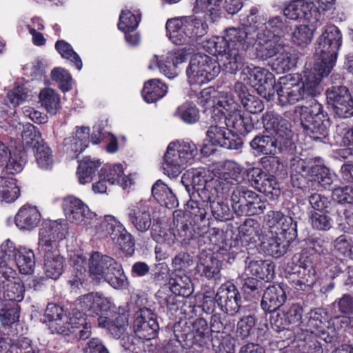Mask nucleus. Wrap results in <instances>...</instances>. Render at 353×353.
I'll list each match as a JSON object with an SVG mask.
<instances>
[{
	"label": "nucleus",
	"instance_id": "obj_54",
	"mask_svg": "<svg viewBox=\"0 0 353 353\" xmlns=\"http://www.w3.org/2000/svg\"><path fill=\"white\" fill-rule=\"evenodd\" d=\"M202 174V172L197 169L187 170L183 174L181 181L185 186L189 194L191 193L190 186H192V191L202 189L203 188L201 187L203 185L205 187L206 183H208L209 180L206 179Z\"/></svg>",
	"mask_w": 353,
	"mask_h": 353
},
{
	"label": "nucleus",
	"instance_id": "obj_13",
	"mask_svg": "<svg viewBox=\"0 0 353 353\" xmlns=\"http://www.w3.org/2000/svg\"><path fill=\"white\" fill-rule=\"evenodd\" d=\"M250 147L256 156L266 154H281L283 158L294 155V150H289L283 146L280 139L274 137L266 132L258 133L250 141Z\"/></svg>",
	"mask_w": 353,
	"mask_h": 353
},
{
	"label": "nucleus",
	"instance_id": "obj_63",
	"mask_svg": "<svg viewBox=\"0 0 353 353\" xmlns=\"http://www.w3.org/2000/svg\"><path fill=\"white\" fill-rule=\"evenodd\" d=\"M196 299L205 314H213L216 305H218L216 293L214 290H204L196 295Z\"/></svg>",
	"mask_w": 353,
	"mask_h": 353
},
{
	"label": "nucleus",
	"instance_id": "obj_51",
	"mask_svg": "<svg viewBox=\"0 0 353 353\" xmlns=\"http://www.w3.org/2000/svg\"><path fill=\"white\" fill-rule=\"evenodd\" d=\"M234 185H235L232 181L228 180L226 176L223 177L222 174L219 172V175L212 177L202 189H207L210 193L215 194V196L218 197V194L228 193Z\"/></svg>",
	"mask_w": 353,
	"mask_h": 353
},
{
	"label": "nucleus",
	"instance_id": "obj_26",
	"mask_svg": "<svg viewBox=\"0 0 353 353\" xmlns=\"http://www.w3.org/2000/svg\"><path fill=\"white\" fill-rule=\"evenodd\" d=\"M246 271L259 280L270 281L274 276V264L269 260L252 259L248 256L245 260Z\"/></svg>",
	"mask_w": 353,
	"mask_h": 353
},
{
	"label": "nucleus",
	"instance_id": "obj_17",
	"mask_svg": "<svg viewBox=\"0 0 353 353\" xmlns=\"http://www.w3.org/2000/svg\"><path fill=\"white\" fill-rule=\"evenodd\" d=\"M325 94L327 104L339 117L353 116V97L346 86L333 85L327 89Z\"/></svg>",
	"mask_w": 353,
	"mask_h": 353
},
{
	"label": "nucleus",
	"instance_id": "obj_30",
	"mask_svg": "<svg viewBox=\"0 0 353 353\" xmlns=\"http://www.w3.org/2000/svg\"><path fill=\"white\" fill-rule=\"evenodd\" d=\"M128 217L139 232H145L152 227L151 214L145 205L137 204L131 206L128 209Z\"/></svg>",
	"mask_w": 353,
	"mask_h": 353
},
{
	"label": "nucleus",
	"instance_id": "obj_59",
	"mask_svg": "<svg viewBox=\"0 0 353 353\" xmlns=\"http://www.w3.org/2000/svg\"><path fill=\"white\" fill-rule=\"evenodd\" d=\"M39 100L47 112L55 114L60 108L59 96L51 88H45L39 94Z\"/></svg>",
	"mask_w": 353,
	"mask_h": 353
},
{
	"label": "nucleus",
	"instance_id": "obj_60",
	"mask_svg": "<svg viewBox=\"0 0 353 353\" xmlns=\"http://www.w3.org/2000/svg\"><path fill=\"white\" fill-rule=\"evenodd\" d=\"M314 29L307 25H299L292 33L291 39L293 43L301 48H305L312 41Z\"/></svg>",
	"mask_w": 353,
	"mask_h": 353
},
{
	"label": "nucleus",
	"instance_id": "obj_36",
	"mask_svg": "<svg viewBox=\"0 0 353 353\" xmlns=\"http://www.w3.org/2000/svg\"><path fill=\"white\" fill-rule=\"evenodd\" d=\"M102 279L115 289L123 288L128 284V279L121 264L114 259L111 262V265L104 272Z\"/></svg>",
	"mask_w": 353,
	"mask_h": 353
},
{
	"label": "nucleus",
	"instance_id": "obj_38",
	"mask_svg": "<svg viewBox=\"0 0 353 353\" xmlns=\"http://www.w3.org/2000/svg\"><path fill=\"white\" fill-rule=\"evenodd\" d=\"M239 236L242 242L246 243H256L261 232L260 223L252 218L246 219L239 228Z\"/></svg>",
	"mask_w": 353,
	"mask_h": 353
},
{
	"label": "nucleus",
	"instance_id": "obj_40",
	"mask_svg": "<svg viewBox=\"0 0 353 353\" xmlns=\"http://www.w3.org/2000/svg\"><path fill=\"white\" fill-rule=\"evenodd\" d=\"M124 226L112 215H105L96 225V232L103 238L110 237L115 241V236L123 230Z\"/></svg>",
	"mask_w": 353,
	"mask_h": 353
},
{
	"label": "nucleus",
	"instance_id": "obj_42",
	"mask_svg": "<svg viewBox=\"0 0 353 353\" xmlns=\"http://www.w3.org/2000/svg\"><path fill=\"white\" fill-rule=\"evenodd\" d=\"M174 115L183 123L192 125L199 121L200 110L193 101H186L177 107Z\"/></svg>",
	"mask_w": 353,
	"mask_h": 353
},
{
	"label": "nucleus",
	"instance_id": "obj_16",
	"mask_svg": "<svg viewBox=\"0 0 353 353\" xmlns=\"http://www.w3.org/2000/svg\"><path fill=\"white\" fill-rule=\"evenodd\" d=\"M290 172L314 176L317 181L325 189L329 188L333 183V174L325 165L314 164L310 159H303L294 157L290 159Z\"/></svg>",
	"mask_w": 353,
	"mask_h": 353
},
{
	"label": "nucleus",
	"instance_id": "obj_48",
	"mask_svg": "<svg viewBox=\"0 0 353 353\" xmlns=\"http://www.w3.org/2000/svg\"><path fill=\"white\" fill-rule=\"evenodd\" d=\"M252 196H255V192L245 186H238L233 190L231 196L232 207L238 216L243 207L252 199Z\"/></svg>",
	"mask_w": 353,
	"mask_h": 353
},
{
	"label": "nucleus",
	"instance_id": "obj_14",
	"mask_svg": "<svg viewBox=\"0 0 353 353\" xmlns=\"http://www.w3.org/2000/svg\"><path fill=\"white\" fill-rule=\"evenodd\" d=\"M250 16V10L239 16V23L241 28L231 27L225 30L226 38L229 40L232 49L245 51L254 46L256 39V28L252 24H245L243 19Z\"/></svg>",
	"mask_w": 353,
	"mask_h": 353
},
{
	"label": "nucleus",
	"instance_id": "obj_18",
	"mask_svg": "<svg viewBox=\"0 0 353 353\" xmlns=\"http://www.w3.org/2000/svg\"><path fill=\"white\" fill-rule=\"evenodd\" d=\"M133 329L135 334L142 340L154 339L159 330L157 314L147 307H139L134 314Z\"/></svg>",
	"mask_w": 353,
	"mask_h": 353
},
{
	"label": "nucleus",
	"instance_id": "obj_34",
	"mask_svg": "<svg viewBox=\"0 0 353 353\" xmlns=\"http://www.w3.org/2000/svg\"><path fill=\"white\" fill-rule=\"evenodd\" d=\"M168 92L167 85L159 79H152L143 85L141 95L148 103H154L161 99Z\"/></svg>",
	"mask_w": 353,
	"mask_h": 353
},
{
	"label": "nucleus",
	"instance_id": "obj_11",
	"mask_svg": "<svg viewBox=\"0 0 353 353\" xmlns=\"http://www.w3.org/2000/svg\"><path fill=\"white\" fill-rule=\"evenodd\" d=\"M322 256L315 252L303 248L299 259L297 270L292 274H297L299 279L294 281V288L299 290L310 289L316 280V265L321 261Z\"/></svg>",
	"mask_w": 353,
	"mask_h": 353
},
{
	"label": "nucleus",
	"instance_id": "obj_52",
	"mask_svg": "<svg viewBox=\"0 0 353 353\" xmlns=\"http://www.w3.org/2000/svg\"><path fill=\"white\" fill-rule=\"evenodd\" d=\"M21 138L23 146H20L19 149L24 150L26 152L27 151L25 150L24 147L26 148H32L34 150L38 145V144L43 143V140L40 141L41 139V134L39 130L34 126V125L28 123L23 127V131L21 132Z\"/></svg>",
	"mask_w": 353,
	"mask_h": 353
},
{
	"label": "nucleus",
	"instance_id": "obj_23",
	"mask_svg": "<svg viewBox=\"0 0 353 353\" xmlns=\"http://www.w3.org/2000/svg\"><path fill=\"white\" fill-rule=\"evenodd\" d=\"M80 299L81 296L76 301L78 308L71 310L69 313L68 321L63 324L68 325L70 335L74 334L79 339L85 340L90 336L92 327L91 323L88 321L87 316H92L80 307L79 305Z\"/></svg>",
	"mask_w": 353,
	"mask_h": 353
},
{
	"label": "nucleus",
	"instance_id": "obj_27",
	"mask_svg": "<svg viewBox=\"0 0 353 353\" xmlns=\"http://www.w3.org/2000/svg\"><path fill=\"white\" fill-rule=\"evenodd\" d=\"M326 314L323 309L318 307L307 312L299 323L305 336H310L319 329L326 327Z\"/></svg>",
	"mask_w": 353,
	"mask_h": 353
},
{
	"label": "nucleus",
	"instance_id": "obj_10",
	"mask_svg": "<svg viewBox=\"0 0 353 353\" xmlns=\"http://www.w3.org/2000/svg\"><path fill=\"white\" fill-rule=\"evenodd\" d=\"M287 17L283 13L281 15L271 16L268 19L259 14L256 7L250 9V16L243 17L245 24H251L256 28V32L264 33L265 35L281 39L288 32L289 25Z\"/></svg>",
	"mask_w": 353,
	"mask_h": 353
},
{
	"label": "nucleus",
	"instance_id": "obj_15",
	"mask_svg": "<svg viewBox=\"0 0 353 353\" xmlns=\"http://www.w3.org/2000/svg\"><path fill=\"white\" fill-rule=\"evenodd\" d=\"M190 199L185 205V212L195 224L208 222L210 224V216L208 213L210 201L213 194L207 189H199L190 193Z\"/></svg>",
	"mask_w": 353,
	"mask_h": 353
},
{
	"label": "nucleus",
	"instance_id": "obj_50",
	"mask_svg": "<svg viewBox=\"0 0 353 353\" xmlns=\"http://www.w3.org/2000/svg\"><path fill=\"white\" fill-rule=\"evenodd\" d=\"M281 239H283V238L276 236V237L270 238L265 241H263L261 247L264 252L267 255H270L276 259L284 255L290 243L285 241L284 239L281 242Z\"/></svg>",
	"mask_w": 353,
	"mask_h": 353
},
{
	"label": "nucleus",
	"instance_id": "obj_7",
	"mask_svg": "<svg viewBox=\"0 0 353 353\" xmlns=\"http://www.w3.org/2000/svg\"><path fill=\"white\" fill-rule=\"evenodd\" d=\"M199 153L197 145L191 140H176L169 143L163 156V168L165 174L177 176L184 166Z\"/></svg>",
	"mask_w": 353,
	"mask_h": 353
},
{
	"label": "nucleus",
	"instance_id": "obj_47",
	"mask_svg": "<svg viewBox=\"0 0 353 353\" xmlns=\"http://www.w3.org/2000/svg\"><path fill=\"white\" fill-rule=\"evenodd\" d=\"M21 314L19 305L14 302H1L0 303V322L5 328L17 321Z\"/></svg>",
	"mask_w": 353,
	"mask_h": 353
},
{
	"label": "nucleus",
	"instance_id": "obj_5",
	"mask_svg": "<svg viewBox=\"0 0 353 353\" xmlns=\"http://www.w3.org/2000/svg\"><path fill=\"white\" fill-rule=\"evenodd\" d=\"M342 43L341 30L334 24L325 26L315 43V52L318 57L312 68L327 77L335 65Z\"/></svg>",
	"mask_w": 353,
	"mask_h": 353
},
{
	"label": "nucleus",
	"instance_id": "obj_61",
	"mask_svg": "<svg viewBox=\"0 0 353 353\" xmlns=\"http://www.w3.org/2000/svg\"><path fill=\"white\" fill-rule=\"evenodd\" d=\"M71 142L72 150L77 155L83 152L90 143V128L85 126L77 127Z\"/></svg>",
	"mask_w": 353,
	"mask_h": 353
},
{
	"label": "nucleus",
	"instance_id": "obj_58",
	"mask_svg": "<svg viewBox=\"0 0 353 353\" xmlns=\"http://www.w3.org/2000/svg\"><path fill=\"white\" fill-rule=\"evenodd\" d=\"M296 226V221H294L291 216H285L274 233L285 241L291 243L297 236Z\"/></svg>",
	"mask_w": 353,
	"mask_h": 353
},
{
	"label": "nucleus",
	"instance_id": "obj_19",
	"mask_svg": "<svg viewBox=\"0 0 353 353\" xmlns=\"http://www.w3.org/2000/svg\"><path fill=\"white\" fill-rule=\"evenodd\" d=\"M246 70L249 75V83L261 96L268 100L272 99L277 90L274 75L267 69L260 67H247Z\"/></svg>",
	"mask_w": 353,
	"mask_h": 353
},
{
	"label": "nucleus",
	"instance_id": "obj_45",
	"mask_svg": "<svg viewBox=\"0 0 353 353\" xmlns=\"http://www.w3.org/2000/svg\"><path fill=\"white\" fill-rule=\"evenodd\" d=\"M257 319L254 314L245 315L237 323L236 333L237 336L242 340L254 341V334L255 331L259 330L255 327Z\"/></svg>",
	"mask_w": 353,
	"mask_h": 353
},
{
	"label": "nucleus",
	"instance_id": "obj_49",
	"mask_svg": "<svg viewBox=\"0 0 353 353\" xmlns=\"http://www.w3.org/2000/svg\"><path fill=\"white\" fill-rule=\"evenodd\" d=\"M206 51L213 56H226L232 50V46L226 38V33L223 37H216L209 39L204 45Z\"/></svg>",
	"mask_w": 353,
	"mask_h": 353
},
{
	"label": "nucleus",
	"instance_id": "obj_62",
	"mask_svg": "<svg viewBox=\"0 0 353 353\" xmlns=\"http://www.w3.org/2000/svg\"><path fill=\"white\" fill-rule=\"evenodd\" d=\"M220 172L223 177L226 176L228 180L236 185L243 179L244 168L234 161H226Z\"/></svg>",
	"mask_w": 353,
	"mask_h": 353
},
{
	"label": "nucleus",
	"instance_id": "obj_55",
	"mask_svg": "<svg viewBox=\"0 0 353 353\" xmlns=\"http://www.w3.org/2000/svg\"><path fill=\"white\" fill-rule=\"evenodd\" d=\"M235 325L234 320L220 313L212 314L210 317V327L212 332L229 334Z\"/></svg>",
	"mask_w": 353,
	"mask_h": 353
},
{
	"label": "nucleus",
	"instance_id": "obj_22",
	"mask_svg": "<svg viewBox=\"0 0 353 353\" xmlns=\"http://www.w3.org/2000/svg\"><path fill=\"white\" fill-rule=\"evenodd\" d=\"M28 161V154L23 149L15 148L10 150L8 148L0 141V167H4L8 174H15L23 169Z\"/></svg>",
	"mask_w": 353,
	"mask_h": 353
},
{
	"label": "nucleus",
	"instance_id": "obj_20",
	"mask_svg": "<svg viewBox=\"0 0 353 353\" xmlns=\"http://www.w3.org/2000/svg\"><path fill=\"white\" fill-rule=\"evenodd\" d=\"M283 12L288 19L294 21L304 20L312 23L320 19L315 3L309 0H292L285 4Z\"/></svg>",
	"mask_w": 353,
	"mask_h": 353
},
{
	"label": "nucleus",
	"instance_id": "obj_53",
	"mask_svg": "<svg viewBox=\"0 0 353 353\" xmlns=\"http://www.w3.org/2000/svg\"><path fill=\"white\" fill-rule=\"evenodd\" d=\"M54 47L62 58L69 60L78 70H81L83 67L81 59L69 43L65 40H58Z\"/></svg>",
	"mask_w": 353,
	"mask_h": 353
},
{
	"label": "nucleus",
	"instance_id": "obj_25",
	"mask_svg": "<svg viewBox=\"0 0 353 353\" xmlns=\"http://www.w3.org/2000/svg\"><path fill=\"white\" fill-rule=\"evenodd\" d=\"M63 315L64 310L62 307L53 303L48 304L44 314V322L49 323L51 333L70 336L68 325L61 322Z\"/></svg>",
	"mask_w": 353,
	"mask_h": 353
},
{
	"label": "nucleus",
	"instance_id": "obj_6",
	"mask_svg": "<svg viewBox=\"0 0 353 353\" xmlns=\"http://www.w3.org/2000/svg\"><path fill=\"white\" fill-rule=\"evenodd\" d=\"M165 28L174 43L184 45L204 37L208 33V25L205 21L196 17L188 16L168 19Z\"/></svg>",
	"mask_w": 353,
	"mask_h": 353
},
{
	"label": "nucleus",
	"instance_id": "obj_2",
	"mask_svg": "<svg viewBox=\"0 0 353 353\" xmlns=\"http://www.w3.org/2000/svg\"><path fill=\"white\" fill-rule=\"evenodd\" d=\"M325 77L312 67L305 68L303 77L288 74L281 77L277 82L276 94L281 106L292 105L319 93L321 80Z\"/></svg>",
	"mask_w": 353,
	"mask_h": 353
},
{
	"label": "nucleus",
	"instance_id": "obj_21",
	"mask_svg": "<svg viewBox=\"0 0 353 353\" xmlns=\"http://www.w3.org/2000/svg\"><path fill=\"white\" fill-rule=\"evenodd\" d=\"M218 306L228 316L235 315L241 305V294L232 281L223 283L216 292Z\"/></svg>",
	"mask_w": 353,
	"mask_h": 353
},
{
	"label": "nucleus",
	"instance_id": "obj_57",
	"mask_svg": "<svg viewBox=\"0 0 353 353\" xmlns=\"http://www.w3.org/2000/svg\"><path fill=\"white\" fill-rule=\"evenodd\" d=\"M270 333L268 331L259 329L255 342H250L241 347L239 353H265L263 345L269 343Z\"/></svg>",
	"mask_w": 353,
	"mask_h": 353
},
{
	"label": "nucleus",
	"instance_id": "obj_44",
	"mask_svg": "<svg viewBox=\"0 0 353 353\" xmlns=\"http://www.w3.org/2000/svg\"><path fill=\"white\" fill-rule=\"evenodd\" d=\"M222 0H195L192 11L194 14L204 13L214 22L220 17Z\"/></svg>",
	"mask_w": 353,
	"mask_h": 353
},
{
	"label": "nucleus",
	"instance_id": "obj_24",
	"mask_svg": "<svg viewBox=\"0 0 353 353\" xmlns=\"http://www.w3.org/2000/svg\"><path fill=\"white\" fill-rule=\"evenodd\" d=\"M255 38L256 55L261 60H268L274 57L282 50L284 46L279 43L281 39L265 35L263 32H256Z\"/></svg>",
	"mask_w": 353,
	"mask_h": 353
},
{
	"label": "nucleus",
	"instance_id": "obj_29",
	"mask_svg": "<svg viewBox=\"0 0 353 353\" xmlns=\"http://www.w3.org/2000/svg\"><path fill=\"white\" fill-rule=\"evenodd\" d=\"M286 300V294L280 285H272L264 291L261 306L265 312H271L280 308Z\"/></svg>",
	"mask_w": 353,
	"mask_h": 353
},
{
	"label": "nucleus",
	"instance_id": "obj_1",
	"mask_svg": "<svg viewBox=\"0 0 353 353\" xmlns=\"http://www.w3.org/2000/svg\"><path fill=\"white\" fill-rule=\"evenodd\" d=\"M63 225L57 221H45L39 230L38 252L43 258L46 277L57 279L64 272L67 263L59 250V240L65 236Z\"/></svg>",
	"mask_w": 353,
	"mask_h": 353
},
{
	"label": "nucleus",
	"instance_id": "obj_3",
	"mask_svg": "<svg viewBox=\"0 0 353 353\" xmlns=\"http://www.w3.org/2000/svg\"><path fill=\"white\" fill-rule=\"evenodd\" d=\"M79 305L80 307L93 316H98V325L106 329L116 339L123 336L128 326L129 311L119 307L111 318L108 316L110 312L111 303L101 296L88 293L81 296Z\"/></svg>",
	"mask_w": 353,
	"mask_h": 353
},
{
	"label": "nucleus",
	"instance_id": "obj_41",
	"mask_svg": "<svg viewBox=\"0 0 353 353\" xmlns=\"http://www.w3.org/2000/svg\"><path fill=\"white\" fill-rule=\"evenodd\" d=\"M113 258L101 255L99 252H94L89 259V273L97 279H101L108 266L111 265Z\"/></svg>",
	"mask_w": 353,
	"mask_h": 353
},
{
	"label": "nucleus",
	"instance_id": "obj_46",
	"mask_svg": "<svg viewBox=\"0 0 353 353\" xmlns=\"http://www.w3.org/2000/svg\"><path fill=\"white\" fill-rule=\"evenodd\" d=\"M210 207L212 216L217 221L224 222L233 219V208H230L228 202L215 196V194L210 202Z\"/></svg>",
	"mask_w": 353,
	"mask_h": 353
},
{
	"label": "nucleus",
	"instance_id": "obj_32",
	"mask_svg": "<svg viewBox=\"0 0 353 353\" xmlns=\"http://www.w3.org/2000/svg\"><path fill=\"white\" fill-rule=\"evenodd\" d=\"M99 172L110 185L118 184L123 188H126L132 184V179L130 175L124 174L123 166L120 163L113 166L104 165Z\"/></svg>",
	"mask_w": 353,
	"mask_h": 353
},
{
	"label": "nucleus",
	"instance_id": "obj_43",
	"mask_svg": "<svg viewBox=\"0 0 353 353\" xmlns=\"http://www.w3.org/2000/svg\"><path fill=\"white\" fill-rule=\"evenodd\" d=\"M23 274H30L35 267V256L34 252L27 248L19 247L16 259L13 261Z\"/></svg>",
	"mask_w": 353,
	"mask_h": 353
},
{
	"label": "nucleus",
	"instance_id": "obj_28",
	"mask_svg": "<svg viewBox=\"0 0 353 353\" xmlns=\"http://www.w3.org/2000/svg\"><path fill=\"white\" fill-rule=\"evenodd\" d=\"M62 206L68 220L75 224L81 223L89 212L88 207L81 200L72 196L65 198Z\"/></svg>",
	"mask_w": 353,
	"mask_h": 353
},
{
	"label": "nucleus",
	"instance_id": "obj_8",
	"mask_svg": "<svg viewBox=\"0 0 353 353\" xmlns=\"http://www.w3.org/2000/svg\"><path fill=\"white\" fill-rule=\"evenodd\" d=\"M176 323L178 336L184 339L186 345H192L194 351L201 353H210L212 332L205 318H198L191 322L179 321Z\"/></svg>",
	"mask_w": 353,
	"mask_h": 353
},
{
	"label": "nucleus",
	"instance_id": "obj_39",
	"mask_svg": "<svg viewBox=\"0 0 353 353\" xmlns=\"http://www.w3.org/2000/svg\"><path fill=\"white\" fill-rule=\"evenodd\" d=\"M101 165V162L99 159L94 160L90 156L85 157L80 161L77 170L79 183L85 184L91 182Z\"/></svg>",
	"mask_w": 353,
	"mask_h": 353
},
{
	"label": "nucleus",
	"instance_id": "obj_35",
	"mask_svg": "<svg viewBox=\"0 0 353 353\" xmlns=\"http://www.w3.org/2000/svg\"><path fill=\"white\" fill-rule=\"evenodd\" d=\"M228 121V124H226V126L232 127L241 135L248 134L254 128L252 117L241 110H237L232 114H229Z\"/></svg>",
	"mask_w": 353,
	"mask_h": 353
},
{
	"label": "nucleus",
	"instance_id": "obj_37",
	"mask_svg": "<svg viewBox=\"0 0 353 353\" xmlns=\"http://www.w3.org/2000/svg\"><path fill=\"white\" fill-rule=\"evenodd\" d=\"M171 292L182 298L188 297L193 293V286L190 276L184 272L175 273L169 280Z\"/></svg>",
	"mask_w": 353,
	"mask_h": 353
},
{
	"label": "nucleus",
	"instance_id": "obj_56",
	"mask_svg": "<svg viewBox=\"0 0 353 353\" xmlns=\"http://www.w3.org/2000/svg\"><path fill=\"white\" fill-rule=\"evenodd\" d=\"M150 233L153 240L160 244L172 245L176 239V234L170 228L163 227L157 223H153Z\"/></svg>",
	"mask_w": 353,
	"mask_h": 353
},
{
	"label": "nucleus",
	"instance_id": "obj_33",
	"mask_svg": "<svg viewBox=\"0 0 353 353\" xmlns=\"http://www.w3.org/2000/svg\"><path fill=\"white\" fill-rule=\"evenodd\" d=\"M278 54L272 64V70L277 74L288 72L296 67L298 57L294 49L284 45Z\"/></svg>",
	"mask_w": 353,
	"mask_h": 353
},
{
	"label": "nucleus",
	"instance_id": "obj_12",
	"mask_svg": "<svg viewBox=\"0 0 353 353\" xmlns=\"http://www.w3.org/2000/svg\"><path fill=\"white\" fill-rule=\"evenodd\" d=\"M261 119L265 132L280 139L283 146L296 151V146L292 140L290 123L286 119L273 111H267Z\"/></svg>",
	"mask_w": 353,
	"mask_h": 353
},
{
	"label": "nucleus",
	"instance_id": "obj_9",
	"mask_svg": "<svg viewBox=\"0 0 353 353\" xmlns=\"http://www.w3.org/2000/svg\"><path fill=\"white\" fill-rule=\"evenodd\" d=\"M220 69L215 59L205 54H195L191 57L186 70L188 81L190 85L207 83L219 74Z\"/></svg>",
	"mask_w": 353,
	"mask_h": 353
},
{
	"label": "nucleus",
	"instance_id": "obj_31",
	"mask_svg": "<svg viewBox=\"0 0 353 353\" xmlns=\"http://www.w3.org/2000/svg\"><path fill=\"white\" fill-rule=\"evenodd\" d=\"M41 220V214L36 206L26 204L20 208L15 215L16 225L23 230L35 228Z\"/></svg>",
	"mask_w": 353,
	"mask_h": 353
},
{
	"label": "nucleus",
	"instance_id": "obj_4",
	"mask_svg": "<svg viewBox=\"0 0 353 353\" xmlns=\"http://www.w3.org/2000/svg\"><path fill=\"white\" fill-rule=\"evenodd\" d=\"M296 112L299 115L301 125L307 137L315 142L329 141L331 122L323 104L312 97L306 105L297 106Z\"/></svg>",
	"mask_w": 353,
	"mask_h": 353
},
{
	"label": "nucleus",
	"instance_id": "obj_64",
	"mask_svg": "<svg viewBox=\"0 0 353 353\" xmlns=\"http://www.w3.org/2000/svg\"><path fill=\"white\" fill-rule=\"evenodd\" d=\"M37 163L39 167L43 170H50L53 165L52 150L50 147L43 143L33 150Z\"/></svg>",
	"mask_w": 353,
	"mask_h": 353
}]
</instances>
